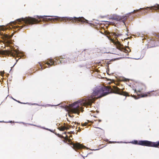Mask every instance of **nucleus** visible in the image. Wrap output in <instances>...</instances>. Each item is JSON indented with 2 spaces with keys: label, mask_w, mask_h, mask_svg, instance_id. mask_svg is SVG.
I'll return each mask as SVG.
<instances>
[{
  "label": "nucleus",
  "mask_w": 159,
  "mask_h": 159,
  "mask_svg": "<svg viewBox=\"0 0 159 159\" xmlns=\"http://www.w3.org/2000/svg\"><path fill=\"white\" fill-rule=\"evenodd\" d=\"M159 95V90L149 91L141 93L140 96L141 97H147L152 96H157Z\"/></svg>",
  "instance_id": "1a4fd4ad"
},
{
  "label": "nucleus",
  "mask_w": 159,
  "mask_h": 159,
  "mask_svg": "<svg viewBox=\"0 0 159 159\" xmlns=\"http://www.w3.org/2000/svg\"><path fill=\"white\" fill-rule=\"evenodd\" d=\"M45 21H71L72 22H80L82 23H88V21L83 17L78 18L60 17L57 16H37L35 17H26L25 18H21L17 20V22L20 25H16L12 26V27L16 30H19L22 29L24 26H25V25H33L39 23L41 21V19Z\"/></svg>",
  "instance_id": "f03ea898"
},
{
  "label": "nucleus",
  "mask_w": 159,
  "mask_h": 159,
  "mask_svg": "<svg viewBox=\"0 0 159 159\" xmlns=\"http://www.w3.org/2000/svg\"><path fill=\"white\" fill-rule=\"evenodd\" d=\"M109 23H109V24H112V25H114V24H115L114 23L112 22H110Z\"/></svg>",
  "instance_id": "a211bd4d"
},
{
  "label": "nucleus",
  "mask_w": 159,
  "mask_h": 159,
  "mask_svg": "<svg viewBox=\"0 0 159 159\" xmlns=\"http://www.w3.org/2000/svg\"><path fill=\"white\" fill-rule=\"evenodd\" d=\"M71 136H72V135H71H71H70V137H71Z\"/></svg>",
  "instance_id": "5701e85b"
},
{
  "label": "nucleus",
  "mask_w": 159,
  "mask_h": 159,
  "mask_svg": "<svg viewBox=\"0 0 159 159\" xmlns=\"http://www.w3.org/2000/svg\"><path fill=\"white\" fill-rule=\"evenodd\" d=\"M88 124V123H81V127H82L81 128L80 127H79V130H80V131L81 129H83V128L84 126H86Z\"/></svg>",
  "instance_id": "2eb2a0df"
},
{
  "label": "nucleus",
  "mask_w": 159,
  "mask_h": 159,
  "mask_svg": "<svg viewBox=\"0 0 159 159\" xmlns=\"http://www.w3.org/2000/svg\"><path fill=\"white\" fill-rule=\"evenodd\" d=\"M111 93L126 96H129L128 93L123 91L122 89H120L115 86H113L112 89L109 86L97 87L93 89L91 95L81 100L77 101L69 105V111L71 113L68 114L69 116L71 117H74L73 113L79 114L80 111L81 110L82 108L80 106V105L90 107L92 103L98 98L95 97V96H98V98H101Z\"/></svg>",
  "instance_id": "f257e3e1"
},
{
  "label": "nucleus",
  "mask_w": 159,
  "mask_h": 159,
  "mask_svg": "<svg viewBox=\"0 0 159 159\" xmlns=\"http://www.w3.org/2000/svg\"><path fill=\"white\" fill-rule=\"evenodd\" d=\"M60 131H63L66 129V128L65 126H61L58 127V128Z\"/></svg>",
  "instance_id": "4468645a"
},
{
  "label": "nucleus",
  "mask_w": 159,
  "mask_h": 159,
  "mask_svg": "<svg viewBox=\"0 0 159 159\" xmlns=\"http://www.w3.org/2000/svg\"><path fill=\"white\" fill-rule=\"evenodd\" d=\"M15 59H16V61H18V60H19V58L18 59H16V58H15Z\"/></svg>",
  "instance_id": "412c9836"
},
{
  "label": "nucleus",
  "mask_w": 159,
  "mask_h": 159,
  "mask_svg": "<svg viewBox=\"0 0 159 159\" xmlns=\"http://www.w3.org/2000/svg\"><path fill=\"white\" fill-rule=\"evenodd\" d=\"M67 134H70V133L69 132H68L67 133L65 132L63 133V134L65 135H66L65 136V137H64L63 136H62V137L63 138H64L65 140H69V139H68V135H67Z\"/></svg>",
  "instance_id": "ddd939ff"
},
{
  "label": "nucleus",
  "mask_w": 159,
  "mask_h": 159,
  "mask_svg": "<svg viewBox=\"0 0 159 159\" xmlns=\"http://www.w3.org/2000/svg\"><path fill=\"white\" fill-rule=\"evenodd\" d=\"M139 145L158 148L159 146V141L156 142H153L148 140L139 141Z\"/></svg>",
  "instance_id": "0eeeda50"
},
{
  "label": "nucleus",
  "mask_w": 159,
  "mask_h": 159,
  "mask_svg": "<svg viewBox=\"0 0 159 159\" xmlns=\"http://www.w3.org/2000/svg\"><path fill=\"white\" fill-rule=\"evenodd\" d=\"M7 42L8 43H9V41H7Z\"/></svg>",
  "instance_id": "4be33fe9"
},
{
  "label": "nucleus",
  "mask_w": 159,
  "mask_h": 159,
  "mask_svg": "<svg viewBox=\"0 0 159 159\" xmlns=\"http://www.w3.org/2000/svg\"><path fill=\"white\" fill-rule=\"evenodd\" d=\"M6 29H7V28H6V27H4V26L1 27V28H0V30H2V31H5Z\"/></svg>",
  "instance_id": "dca6fc26"
},
{
  "label": "nucleus",
  "mask_w": 159,
  "mask_h": 159,
  "mask_svg": "<svg viewBox=\"0 0 159 159\" xmlns=\"http://www.w3.org/2000/svg\"><path fill=\"white\" fill-rule=\"evenodd\" d=\"M4 72H2V73H1V74L2 75H3L4 74Z\"/></svg>",
  "instance_id": "aec40b11"
},
{
  "label": "nucleus",
  "mask_w": 159,
  "mask_h": 159,
  "mask_svg": "<svg viewBox=\"0 0 159 159\" xmlns=\"http://www.w3.org/2000/svg\"><path fill=\"white\" fill-rule=\"evenodd\" d=\"M0 34H1V35L2 36V38L3 39H5V40L6 39H11L13 35V34H12V35H9L5 34H2L1 32L0 33Z\"/></svg>",
  "instance_id": "f8f14e48"
},
{
  "label": "nucleus",
  "mask_w": 159,
  "mask_h": 159,
  "mask_svg": "<svg viewBox=\"0 0 159 159\" xmlns=\"http://www.w3.org/2000/svg\"><path fill=\"white\" fill-rule=\"evenodd\" d=\"M148 9H149L150 10H156L157 9H159V4H157L153 6L147 7L144 8H140L139 9L134 10L133 12L125 14V16H121L117 15H114L110 19L112 20H114L117 21H120V22H122L124 23L125 25V22L131 14L134 13L136 12H138L140 10L144 9V10L142 12V14L145 15V14L148 13V12L145 11V10H147Z\"/></svg>",
  "instance_id": "7ed1b4c3"
},
{
  "label": "nucleus",
  "mask_w": 159,
  "mask_h": 159,
  "mask_svg": "<svg viewBox=\"0 0 159 159\" xmlns=\"http://www.w3.org/2000/svg\"><path fill=\"white\" fill-rule=\"evenodd\" d=\"M89 51L88 50H84L80 54L78 55L77 57H75L74 59H72L75 56V53H73L71 55V58L70 60H72V61L73 63L74 61H75L77 60L78 58V59L80 61H85L87 59L89 56Z\"/></svg>",
  "instance_id": "423d86ee"
},
{
  "label": "nucleus",
  "mask_w": 159,
  "mask_h": 159,
  "mask_svg": "<svg viewBox=\"0 0 159 159\" xmlns=\"http://www.w3.org/2000/svg\"><path fill=\"white\" fill-rule=\"evenodd\" d=\"M107 36L108 39L116 46L117 48L120 51L126 52L127 51L124 46L120 43L117 38L122 35V33L119 31L116 32L109 33Z\"/></svg>",
  "instance_id": "20e7f679"
},
{
  "label": "nucleus",
  "mask_w": 159,
  "mask_h": 159,
  "mask_svg": "<svg viewBox=\"0 0 159 159\" xmlns=\"http://www.w3.org/2000/svg\"><path fill=\"white\" fill-rule=\"evenodd\" d=\"M0 54L8 56H10L13 57H15L16 56L17 57L19 56L18 51L13 48L8 50L0 51Z\"/></svg>",
  "instance_id": "6e6552de"
},
{
  "label": "nucleus",
  "mask_w": 159,
  "mask_h": 159,
  "mask_svg": "<svg viewBox=\"0 0 159 159\" xmlns=\"http://www.w3.org/2000/svg\"><path fill=\"white\" fill-rule=\"evenodd\" d=\"M14 25H15L16 24V23H17L16 21H14L12 22Z\"/></svg>",
  "instance_id": "6ab92c4d"
},
{
  "label": "nucleus",
  "mask_w": 159,
  "mask_h": 159,
  "mask_svg": "<svg viewBox=\"0 0 159 159\" xmlns=\"http://www.w3.org/2000/svg\"><path fill=\"white\" fill-rule=\"evenodd\" d=\"M136 89L135 91H137L139 92H141L142 91H145L146 88L147 87L146 85L142 83H138L136 86Z\"/></svg>",
  "instance_id": "9d476101"
},
{
  "label": "nucleus",
  "mask_w": 159,
  "mask_h": 159,
  "mask_svg": "<svg viewBox=\"0 0 159 159\" xmlns=\"http://www.w3.org/2000/svg\"><path fill=\"white\" fill-rule=\"evenodd\" d=\"M70 144L72 145V147L76 151H77L78 150L81 149L85 148L84 146L78 142L74 143L71 142Z\"/></svg>",
  "instance_id": "9b49d317"
},
{
  "label": "nucleus",
  "mask_w": 159,
  "mask_h": 159,
  "mask_svg": "<svg viewBox=\"0 0 159 159\" xmlns=\"http://www.w3.org/2000/svg\"><path fill=\"white\" fill-rule=\"evenodd\" d=\"M64 57H61L60 58H59L58 60L56 59L55 61H54L52 59H51L48 60L46 61L43 62L41 63L39 62L40 66L41 67V70H42L47 67L46 66H45V64H47L48 66V67H49L50 66H52V65H54L56 63H57L59 64V63L65 62V61L66 60H67V59H66V58L65 57V56H64Z\"/></svg>",
  "instance_id": "39448f33"
},
{
  "label": "nucleus",
  "mask_w": 159,
  "mask_h": 159,
  "mask_svg": "<svg viewBox=\"0 0 159 159\" xmlns=\"http://www.w3.org/2000/svg\"><path fill=\"white\" fill-rule=\"evenodd\" d=\"M132 143L135 144L139 145V141L137 140H134V141L132 142Z\"/></svg>",
  "instance_id": "f3484780"
}]
</instances>
